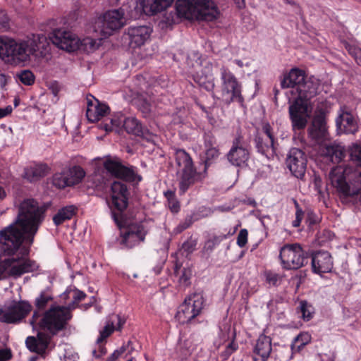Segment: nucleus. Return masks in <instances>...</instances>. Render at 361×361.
<instances>
[{
  "label": "nucleus",
  "mask_w": 361,
  "mask_h": 361,
  "mask_svg": "<svg viewBox=\"0 0 361 361\" xmlns=\"http://www.w3.org/2000/svg\"><path fill=\"white\" fill-rule=\"evenodd\" d=\"M71 307L64 305H51L43 312H33L30 324L39 331L37 336H28L25 340L27 349L43 356L49 348L53 337L68 328L73 317Z\"/></svg>",
  "instance_id": "nucleus-1"
},
{
  "label": "nucleus",
  "mask_w": 361,
  "mask_h": 361,
  "mask_svg": "<svg viewBox=\"0 0 361 361\" xmlns=\"http://www.w3.org/2000/svg\"><path fill=\"white\" fill-rule=\"evenodd\" d=\"M346 153L348 163L332 169L331 183L343 197L361 196V144H353Z\"/></svg>",
  "instance_id": "nucleus-2"
},
{
  "label": "nucleus",
  "mask_w": 361,
  "mask_h": 361,
  "mask_svg": "<svg viewBox=\"0 0 361 361\" xmlns=\"http://www.w3.org/2000/svg\"><path fill=\"white\" fill-rule=\"evenodd\" d=\"M49 52V43L44 35H33L32 38L20 42L0 37V57L11 64L26 63L30 56L43 59Z\"/></svg>",
  "instance_id": "nucleus-3"
},
{
  "label": "nucleus",
  "mask_w": 361,
  "mask_h": 361,
  "mask_svg": "<svg viewBox=\"0 0 361 361\" xmlns=\"http://www.w3.org/2000/svg\"><path fill=\"white\" fill-rule=\"evenodd\" d=\"M219 155V147L204 149L202 159L204 169L202 171H198L191 156L184 149H177L175 161L180 193L185 194L195 183L202 182L207 175L209 167L216 161Z\"/></svg>",
  "instance_id": "nucleus-4"
},
{
  "label": "nucleus",
  "mask_w": 361,
  "mask_h": 361,
  "mask_svg": "<svg viewBox=\"0 0 361 361\" xmlns=\"http://www.w3.org/2000/svg\"><path fill=\"white\" fill-rule=\"evenodd\" d=\"M0 280L12 276L18 278L38 269L37 262L29 258L30 250H1Z\"/></svg>",
  "instance_id": "nucleus-5"
},
{
  "label": "nucleus",
  "mask_w": 361,
  "mask_h": 361,
  "mask_svg": "<svg viewBox=\"0 0 361 361\" xmlns=\"http://www.w3.org/2000/svg\"><path fill=\"white\" fill-rule=\"evenodd\" d=\"M49 205L40 204L33 198H26L21 201L18 207V215L16 224L18 226L29 231L32 235H36L40 226L46 217Z\"/></svg>",
  "instance_id": "nucleus-6"
},
{
  "label": "nucleus",
  "mask_w": 361,
  "mask_h": 361,
  "mask_svg": "<svg viewBox=\"0 0 361 361\" xmlns=\"http://www.w3.org/2000/svg\"><path fill=\"white\" fill-rule=\"evenodd\" d=\"M176 11L180 18L192 19L198 14L209 21L217 19L220 14L214 0H177Z\"/></svg>",
  "instance_id": "nucleus-7"
},
{
  "label": "nucleus",
  "mask_w": 361,
  "mask_h": 361,
  "mask_svg": "<svg viewBox=\"0 0 361 361\" xmlns=\"http://www.w3.org/2000/svg\"><path fill=\"white\" fill-rule=\"evenodd\" d=\"M129 195L130 192L126 183L114 181L111 184V199L107 202L112 219L119 228L125 227L127 225L125 211L128 205Z\"/></svg>",
  "instance_id": "nucleus-8"
},
{
  "label": "nucleus",
  "mask_w": 361,
  "mask_h": 361,
  "mask_svg": "<svg viewBox=\"0 0 361 361\" xmlns=\"http://www.w3.org/2000/svg\"><path fill=\"white\" fill-rule=\"evenodd\" d=\"M35 237L27 229L19 227L15 220L0 231V248H30Z\"/></svg>",
  "instance_id": "nucleus-9"
},
{
  "label": "nucleus",
  "mask_w": 361,
  "mask_h": 361,
  "mask_svg": "<svg viewBox=\"0 0 361 361\" xmlns=\"http://www.w3.org/2000/svg\"><path fill=\"white\" fill-rule=\"evenodd\" d=\"M221 73V96L224 104L229 106L237 102L243 107L245 99L242 94L243 85L235 75L226 67L220 69Z\"/></svg>",
  "instance_id": "nucleus-10"
},
{
  "label": "nucleus",
  "mask_w": 361,
  "mask_h": 361,
  "mask_svg": "<svg viewBox=\"0 0 361 361\" xmlns=\"http://www.w3.org/2000/svg\"><path fill=\"white\" fill-rule=\"evenodd\" d=\"M254 143L257 152L267 159H272L276 154L278 140L269 122L262 123V128L256 130Z\"/></svg>",
  "instance_id": "nucleus-11"
},
{
  "label": "nucleus",
  "mask_w": 361,
  "mask_h": 361,
  "mask_svg": "<svg viewBox=\"0 0 361 361\" xmlns=\"http://www.w3.org/2000/svg\"><path fill=\"white\" fill-rule=\"evenodd\" d=\"M204 306V298L200 293H193L188 295L180 305L176 318L181 323H189L200 315Z\"/></svg>",
  "instance_id": "nucleus-12"
},
{
  "label": "nucleus",
  "mask_w": 361,
  "mask_h": 361,
  "mask_svg": "<svg viewBox=\"0 0 361 361\" xmlns=\"http://www.w3.org/2000/svg\"><path fill=\"white\" fill-rule=\"evenodd\" d=\"M32 310V306L27 300L13 302L5 308H0V322L18 324L25 319Z\"/></svg>",
  "instance_id": "nucleus-13"
},
{
  "label": "nucleus",
  "mask_w": 361,
  "mask_h": 361,
  "mask_svg": "<svg viewBox=\"0 0 361 361\" xmlns=\"http://www.w3.org/2000/svg\"><path fill=\"white\" fill-rule=\"evenodd\" d=\"M104 168L112 176L127 182L140 181L142 177L136 173L133 166H124L118 157H107L104 163Z\"/></svg>",
  "instance_id": "nucleus-14"
},
{
  "label": "nucleus",
  "mask_w": 361,
  "mask_h": 361,
  "mask_svg": "<svg viewBox=\"0 0 361 361\" xmlns=\"http://www.w3.org/2000/svg\"><path fill=\"white\" fill-rule=\"evenodd\" d=\"M285 163L293 176L300 179L304 177L307 169V157L302 149L291 148Z\"/></svg>",
  "instance_id": "nucleus-15"
},
{
  "label": "nucleus",
  "mask_w": 361,
  "mask_h": 361,
  "mask_svg": "<svg viewBox=\"0 0 361 361\" xmlns=\"http://www.w3.org/2000/svg\"><path fill=\"white\" fill-rule=\"evenodd\" d=\"M289 118L293 130H304L307 124L309 118L308 104L300 99H295L288 108Z\"/></svg>",
  "instance_id": "nucleus-16"
},
{
  "label": "nucleus",
  "mask_w": 361,
  "mask_h": 361,
  "mask_svg": "<svg viewBox=\"0 0 361 361\" xmlns=\"http://www.w3.org/2000/svg\"><path fill=\"white\" fill-rule=\"evenodd\" d=\"M336 125L339 133L355 134L358 130L357 118L346 105L340 106Z\"/></svg>",
  "instance_id": "nucleus-17"
},
{
  "label": "nucleus",
  "mask_w": 361,
  "mask_h": 361,
  "mask_svg": "<svg viewBox=\"0 0 361 361\" xmlns=\"http://www.w3.org/2000/svg\"><path fill=\"white\" fill-rule=\"evenodd\" d=\"M101 32L104 37L110 36L114 31L121 29L125 25L123 9H114L106 11L101 22Z\"/></svg>",
  "instance_id": "nucleus-18"
},
{
  "label": "nucleus",
  "mask_w": 361,
  "mask_h": 361,
  "mask_svg": "<svg viewBox=\"0 0 361 361\" xmlns=\"http://www.w3.org/2000/svg\"><path fill=\"white\" fill-rule=\"evenodd\" d=\"M49 39L59 48L68 51H75L79 48V39L70 31L55 29L49 35Z\"/></svg>",
  "instance_id": "nucleus-19"
},
{
  "label": "nucleus",
  "mask_w": 361,
  "mask_h": 361,
  "mask_svg": "<svg viewBox=\"0 0 361 361\" xmlns=\"http://www.w3.org/2000/svg\"><path fill=\"white\" fill-rule=\"evenodd\" d=\"M279 257L286 269H297L308 263L310 256L304 250H280Z\"/></svg>",
  "instance_id": "nucleus-20"
},
{
  "label": "nucleus",
  "mask_w": 361,
  "mask_h": 361,
  "mask_svg": "<svg viewBox=\"0 0 361 361\" xmlns=\"http://www.w3.org/2000/svg\"><path fill=\"white\" fill-rule=\"evenodd\" d=\"M152 29L148 26H130L125 32L124 37L129 40V45L133 49L145 44L149 38Z\"/></svg>",
  "instance_id": "nucleus-21"
},
{
  "label": "nucleus",
  "mask_w": 361,
  "mask_h": 361,
  "mask_svg": "<svg viewBox=\"0 0 361 361\" xmlns=\"http://www.w3.org/2000/svg\"><path fill=\"white\" fill-rule=\"evenodd\" d=\"M320 85L321 81L319 79L314 76L307 77L306 75L304 81L299 85V88L297 90L298 96L295 99H300L303 102L308 104V101L318 94Z\"/></svg>",
  "instance_id": "nucleus-22"
},
{
  "label": "nucleus",
  "mask_w": 361,
  "mask_h": 361,
  "mask_svg": "<svg viewBox=\"0 0 361 361\" xmlns=\"http://www.w3.org/2000/svg\"><path fill=\"white\" fill-rule=\"evenodd\" d=\"M311 258L312 271L315 274L329 273L333 269L332 257L327 250H319L312 255Z\"/></svg>",
  "instance_id": "nucleus-23"
},
{
  "label": "nucleus",
  "mask_w": 361,
  "mask_h": 361,
  "mask_svg": "<svg viewBox=\"0 0 361 361\" xmlns=\"http://www.w3.org/2000/svg\"><path fill=\"white\" fill-rule=\"evenodd\" d=\"M147 231L141 224H132L121 236V243L126 247L137 246L143 242Z\"/></svg>",
  "instance_id": "nucleus-24"
},
{
  "label": "nucleus",
  "mask_w": 361,
  "mask_h": 361,
  "mask_svg": "<svg viewBox=\"0 0 361 361\" xmlns=\"http://www.w3.org/2000/svg\"><path fill=\"white\" fill-rule=\"evenodd\" d=\"M305 72L298 68H293L288 72L284 73L280 78V85L282 89L295 88L296 91L306 77Z\"/></svg>",
  "instance_id": "nucleus-25"
},
{
  "label": "nucleus",
  "mask_w": 361,
  "mask_h": 361,
  "mask_svg": "<svg viewBox=\"0 0 361 361\" xmlns=\"http://www.w3.org/2000/svg\"><path fill=\"white\" fill-rule=\"evenodd\" d=\"M272 350L271 338L264 334H261L256 343L253 350L254 361H267Z\"/></svg>",
  "instance_id": "nucleus-26"
},
{
  "label": "nucleus",
  "mask_w": 361,
  "mask_h": 361,
  "mask_svg": "<svg viewBox=\"0 0 361 361\" xmlns=\"http://www.w3.org/2000/svg\"><path fill=\"white\" fill-rule=\"evenodd\" d=\"M110 109L108 105L100 103L96 99V104L92 102H87L86 116L90 123H95L107 115Z\"/></svg>",
  "instance_id": "nucleus-27"
},
{
  "label": "nucleus",
  "mask_w": 361,
  "mask_h": 361,
  "mask_svg": "<svg viewBox=\"0 0 361 361\" xmlns=\"http://www.w3.org/2000/svg\"><path fill=\"white\" fill-rule=\"evenodd\" d=\"M174 0H140V5L147 16H154L169 7Z\"/></svg>",
  "instance_id": "nucleus-28"
},
{
  "label": "nucleus",
  "mask_w": 361,
  "mask_h": 361,
  "mask_svg": "<svg viewBox=\"0 0 361 361\" xmlns=\"http://www.w3.org/2000/svg\"><path fill=\"white\" fill-rule=\"evenodd\" d=\"M123 127L126 132L135 136L147 138L150 135L149 130L142 126L141 122L135 117H127L123 119Z\"/></svg>",
  "instance_id": "nucleus-29"
},
{
  "label": "nucleus",
  "mask_w": 361,
  "mask_h": 361,
  "mask_svg": "<svg viewBox=\"0 0 361 361\" xmlns=\"http://www.w3.org/2000/svg\"><path fill=\"white\" fill-rule=\"evenodd\" d=\"M226 158L231 165L240 167L249 160L250 150L248 147H231Z\"/></svg>",
  "instance_id": "nucleus-30"
},
{
  "label": "nucleus",
  "mask_w": 361,
  "mask_h": 361,
  "mask_svg": "<svg viewBox=\"0 0 361 361\" xmlns=\"http://www.w3.org/2000/svg\"><path fill=\"white\" fill-rule=\"evenodd\" d=\"M49 171L50 167L47 164H36L25 169L23 177L30 182H35L46 176Z\"/></svg>",
  "instance_id": "nucleus-31"
},
{
  "label": "nucleus",
  "mask_w": 361,
  "mask_h": 361,
  "mask_svg": "<svg viewBox=\"0 0 361 361\" xmlns=\"http://www.w3.org/2000/svg\"><path fill=\"white\" fill-rule=\"evenodd\" d=\"M326 118L314 116L312 125L308 128L309 135L315 140H320L326 137Z\"/></svg>",
  "instance_id": "nucleus-32"
},
{
  "label": "nucleus",
  "mask_w": 361,
  "mask_h": 361,
  "mask_svg": "<svg viewBox=\"0 0 361 361\" xmlns=\"http://www.w3.org/2000/svg\"><path fill=\"white\" fill-rule=\"evenodd\" d=\"M323 152L326 159L333 164L340 163L346 156L344 147L336 143L326 145Z\"/></svg>",
  "instance_id": "nucleus-33"
},
{
  "label": "nucleus",
  "mask_w": 361,
  "mask_h": 361,
  "mask_svg": "<svg viewBox=\"0 0 361 361\" xmlns=\"http://www.w3.org/2000/svg\"><path fill=\"white\" fill-rule=\"evenodd\" d=\"M181 263L176 261L174 267V274L178 278V283L180 288L185 290L191 285V278L192 271L189 267L181 268Z\"/></svg>",
  "instance_id": "nucleus-34"
},
{
  "label": "nucleus",
  "mask_w": 361,
  "mask_h": 361,
  "mask_svg": "<svg viewBox=\"0 0 361 361\" xmlns=\"http://www.w3.org/2000/svg\"><path fill=\"white\" fill-rule=\"evenodd\" d=\"M77 212L78 208L74 205H68L59 209L52 219L54 225L58 226L71 219L76 215Z\"/></svg>",
  "instance_id": "nucleus-35"
},
{
  "label": "nucleus",
  "mask_w": 361,
  "mask_h": 361,
  "mask_svg": "<svg viewBox=\"0 0 361 361\" xmlns=\"http://www.w3.org/2000/svg\"><path fill=\"white\" fill-rule=\"evenodd\" d=\"M194 82L207 91H212L215 87L214 80L211 74H205L202 71L192 75Z\"/></svg>",
  "instance_id": "nucleus-36"
},
{
  "label": "nucleus",
  "mask_w": 361,
  "mask_h": 361,
  "mask_svg": "<svg viewBox=\"0 0 361 361\" xmlns=\"http://www.w3.org/2000/svg\"><path fill=\"white\" fill-rule=\"evenodd\" d=\"M70 187L82 182L85 176V171L80 166H73L66 170Z\"/></svg>",
  "instance_id": "nucleus-37"
},
{
  "label": "nucleus",
  "mask_w": 361,
  "mask_h": 361,
  "mask_svg": "<svg viewBox=\"0 0 361 361\" xmlns=\"http://www.w3.org/2000/svg\"><path fill=\"white\" fill-rule=\"evenodd\" d=\"M231 235V234L230 232H228L227 234L220 233L219 235H209L205 242L204 248H214L215 247L219 246L221 243L224 241H228L225 244L226 245V248H229L232 241L228 240L230 238Z\"/></svg>",
  "instance_id": "nucleus-38"
},
{
  "label": "nucleus",
  "mask_w": 361,
  "mask_h": 361,
  "mask_svg": "<svg viewBox=\"0 0 361 361\" xmlns=\"http://www.w3.org/2000/svg\"><path fill=\"white\" fill-rule=\"evenodd\" d=\"M297 312L301 314V318L305 322H309L314 317L315 310L310 302L307 300H302L299 302V306L297 307Z\"/></svg>",
  "instance_id": "nucleus-39"
},
{
  "label": "nucleus",
  "mask_w": 361,
  "mask_h": 361,
  "mask_svg": "<svg viewBox=\"0 0 361 361\" xmlns=\"http://www.w3.org/2000/svg\"><path fill=\"white\" fill-rule=\"evenodd\" d=\"M53 300V297L51 294L47 292L42 291L40 293L38 297H37L35 300V306L36 307V310L39 312L42 310L45 311L44 310L48 306L49 302Z\"/></svg>",
  "instance_id": "nucleus-40"
},
{
  "label": "nucleus",
  "mask_w": 361,
  "mask_h": 361,
  "mask_svg": "<svg viewBox=\"0 0 361 361\" xmlns=\"http://www.w3.org/2000/svg\"><path fill=\"white\" fill-rule=\"evenodd\" d=\"M51 183L54 186L59 189H64L66 187H70L66 170L64 169L61 172L55 173L52 176Z\"/></svg>",
  "instance_id": "nucleus-41"
},
{
  "label": "nucleus",
  "mask_w": 361,
  "mask_h": 361,
  "mask_svg": "<svg viewBox=\"0 0 361 361\" xmlns=\"http://www.w3.org/2000/svg\"><path fill=\"white\" fill-rule=\"evenodd\" d=\"M116 331V326L114 321H109L104 327L100 330L99 336L97 339V343L101 344L106 341L114 331Z\"/></svg>",
  "instance_id": "nucleus-42"
},
{
  "label": "nucleus",
  "mask_w": 361,
  "mask_h": 361,
  "mask_svg": "<svg viewBox=\"0 0 361 361\" xmlns=\"http://www.w3.org/2000/svg\"><path fill=\"white\" fill-rule=\"evenodd\" d=\"M135 104L138 109L145 114V116H148L151 111V103L147 97L142 94L139 95L135 99Z\"/></svg>",
  "instance_id": "nucleus-43"
},
{
  "label": "nucleus",
  "mask_w": 361,
  "mask_h": 361,
  "mask_svg": "<svg viewBox=\"0 0 361 361\" xmlns=\"http://www.w3.org/2000/svg\"><path fill=\"white\" fill-rule=\"evenodd\" d=\"M164 196L167 200V204L169 209L173 213H178L180 210V204L177 200L176 194L172 190L164 192Z\"/></svg>",
  "instance_id": "nucleus-44"
},
{
  "label": "nucleus",
  "mask_w": 361,
  "mask_h": 361,
  "mask_svg": "<svg viewBox=\"0 0 361 361\" xmlns=\"http://www.w3.org/2000/svg\"><path fill=\"white\" fill-rule=\"evenodd\" d=\"M72 298L73 301L72 302L69 303L68 305L65 306V307H71V312L73 310L75 309L78 307V304L83 300L86 298V294L77 288L73 289L72 291Z\"/></svg>",
  "instance_id": "nucleus-45"
},
{
  "label": "nucleus",
  "mask_w": 361,
  "mask_h": 361,
  "mask_svg": "<svg viewBox=\"0 0 361 361\" xmlns=\"http://www.w3.org/2000/svg\"><path fill=\"white\" fill-rule=\"evenodd\" d=\"M18 79L25 85H32L35 82V77L32 71L23 70L17 75Z\"/></svg>",
  "instance_id": "nucleus-46"
},
{
  "label": "nucleus",
  "mask_w": 361,
  "mask_h": 361,
  "mask_svg": "<svg viewBox=\"0 0 361 361\" xmlns=\"http://www.w3.org/2000/svg\"><path fill=\"white\" fill-rule=\"evenodd\" d=\"M204 147V149L219 147L217 140L214 135L210 132H205L203 135Z\"/></svg>",
  "instance_id": "nucleus-47"
},
{
  "label": "nucleus",
  "mask_w": 361,
  "mask_h": 361,
  "mask_svg": "<svg viewBox=\"0 0 361 361\" xmlns=\"http://www.w3.org/2000/svg\"><path fill=\"white\" fill-rule=\"evenodd\" d=\"M330 109V102L326 99H322L319 101L317 105L314 116H322L323 118H326V116Z\"/></svg>",
  "instance_id": "nucleus-48"
},
{
  "label": "nucleus",
  "mask_w": 361,
  "mask_h": 361,
  "mask_svg": "<svg viewBox=\"0 0 361 361\" xmlns=\"http://www.w3.org/2000/svg\"><path fill=\"white\" fill-rule=\"evenodd\" d=\"M264 277L266 282L273 286H278L281 279V276L279 274L271 270L264 271Z\"/></svg>",
  "instance_id": "nucleus-49"
},
{
  "label": "nucleus",
  "mask_w": 361,
  "mask_h": 361,
  "mask_svg": "<svg viewBox=\"0 0 361 361\" xmlns=\"http://www.w3.org/2000/svg\"><path fill=\"white\" fill-rule=\"evenodd\" d=\"M294 205L295 207V219L293 221L292 225L293 227L297 228L300 226L302 220L304 217V212L299 205L297 200H293Z\"/></svg>",
  "instance_id": "nucleus-50"
},
{
  "label": "nucleus",
  "mask_w": 361,
  "mask_h": 361,
  "mask_svg": "<svg viewBox=\"0 0 361 361\" xmlns=\"http://www.w3.org/2000/svg\"><path fill=\"white\" fill-rule=\"evenodd\" d=\"M178 353L181 360H186L191 355V350L188 346L187 341H185L179 343Z\"/></svg>",
  "instance_id": "nucleus-51"
},
{
  "label": "nucleus",
  "mask_w": 361,
  "mask_h": 361,
  "mask_svg": "<svg viewBox=\"0 0 361 361\" xmlns=\"http://www.w3.org/2000/svg\"><path fill=\"white\" fill-rule=\"evenodd\" d=\"M304 336L301 335H298L294 338V341L291 344V350L293 353L300 352L302 349H303L305 345L308 343V341L307 339L305 341L300 342V340Z\"/></svg>",
  "instance_id": "nucleus-52"
},
{
  "label": "nucleus",
  "mask_w": 361,
  "mask_h": 361,
  "mask_svg": "<svg viewBox=\"0 0 361 361\" xmlns=\"http://www.w3.org/2000/svg\"><path fill=\"white\" fill-rule=\"evenodd\" d=\"M319 219L316 213L312 210H308L306 214V224L307 226L309 227H312L313 226L319 224Z\"/></svg>",
  "instance_id": "nucleus-53"
},
{
  "label": "nucleus",
  "mask_w": 361,
  "mask_h": 361,
  "mask_svg": "<svg viewBox=\"0 0 361 361\" xmlns=\"http://www.w3.org/2000/svg\"><path fill=\"white\" fill-rule=\"evenodd\" d=\"M192 224L191 216L187 217L183 221L180 222L174 229L176 233H180L188 228Z\"/></svg>",
  "instance_id": "nucleus-54"
},
{
  "label": "nucleus",
  "mask_w": 361,
  "mask_h": 361,
  "mask_svg": "<svg viewBox=\"0 0 361 361\" xmlns=\"http://www.w3.org/2000/svg\"><path fill=\"white\" fill-rule=\"evenodd\" d=\"M247 235H248V232L247 231V229L245 228H243V229H241L238 235V237H237V245L240 247H244L247 242Z\"/></svg>",
  "instance_id": "nucleus-55"
},
{
  "label": "nucleus",
  "mask_w": 361,
  "mask_h": 361,
  "mask_svg": "<svg viewBox=\"0 0 361 361\" xmlns=\"http://www.w3.org/2000/svg\"><path fill=\"white\" fill-rule=\"evenodd\" d=\"M9 28V18L4 10H0V30H6Z\"/></svg>",
  "instance_id": "nucleus-56"
},
{
  "label": "nucleus",
  "mask_w": 361,
  "mask_h": 361,
  "mask_svg": "<svg viewBox=\"0 0 361 361\" xmlns=\"http://www.w3.org/2000/svg\"><path fill=\"white\" fill-rule=\"evenodd\" d=\"M231 147H247L241 133L237 134L235 137L233 139Z\"/></svg>",
  "instance_id": "nucleus-57"
},
{
  "label": "nucleus",
  "mask_w": 361,
  "mask_h": 361,
  "mask_svg": "<svg viewBox=\"0 0 361 361\" xmlns=\"http://www.w3.org/2000/svg\"><path fill=\"white\" fill-rule=\"evenodd\" d=\"M346 48L348 53L357 61L359 56L361 54V49L351 45H348Z\"/></svg>",
  "instance_id": "nucleus-58"
},
{
  "label": "nucleus",
  "mask_w": 361,
  "mask_h": 361,
  "mask_svg": "<svg viewBox=\"0 0 361 361\" xmlns=\"http://www.w3.org/2000/svg\"><path fill=\"white\" fill-rule=\"evenodd\" d=\"M12 357L10 349H0V361H7Z\"/></svg>",
  "instance_id": "nucleus-59"
},
{
  "label": "nucleus",
  "mask_w": 361,
  "mask_h": 361,
  "mask_svg": "<svg viewBox=\"0 0 361 361\" xmlns=\"http://www.w3.org/2000/svg\"><path fill=\"white\" fill-rule=\"evenodd\" d=\"M13 108L8 105L5 108H0V118H3L12 113Z\"/></svg>",
  "instance_id": "nucleus-60"
},
{
  "label": "nucleus",
  "mask_w": 361,
  "mask_h": 361,
  "mask_svg": "<svg viewBox=\"0 0 361 361\" xmlns=\"http://www.w3.org/2000/svg\"><path fill=\"white\" fill-rule=\"evenodd\" d=\"M117 319V326H116V331H121L126 323V319L119 314L116 316Z\"/></svg>",
  "instance_id": "nucleus-61"
},
{
  "label": "nucleus",
  "mask_w": 361,
  "mask_h": 361,
  "mask_svg": "<svg viewBox=\"0 0 361 361\" xmlns=\"http://www.w3.org/2000/svg\"><path fill=\"white\" fill-rule=\"evenodd\" d=\"M238 348V345L234 341H232L227 346L226 351L228 354H231Z\"/></svg>",
  "instance_id": "nucleus-62"
},
{
  "label": "nucleus",
  "mask_w": 361,
  "mask_h": 361,
  "mask_svg": "<svg viewBox=\"0 0 361 361\" xmlns=\"http://www.w3.org/2000/svg\"><path fill=\"white\" fill-rule=\"evenodd\" d=\"M120 355V353L118 350H115L110 356L108 357L106 361H115Z\"/></svg>",
  "instance_id": "nucleus-63"
},
{
  "label": "nucleus",
  "mask_w": 361,
  "mask_h": 361,
  "mask_svg": "<svg viewBox=\"0 0 361 361\" xmlns=\"http://www.w3.org/2000/svg\"><path fill=\"white\" fill-rule=\"evenodd\" d=\"M123 121H121L120 118H112L111 120V123L113 126H115L116 128L120 127L121 125L123 126Z\"/></svg>",
  "instance_id": "nucleus-64"
}]
</instances>
